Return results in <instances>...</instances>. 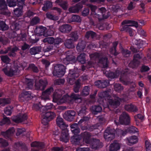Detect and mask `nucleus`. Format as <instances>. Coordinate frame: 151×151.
<instances>
[{
    "mask_svg": "<svg viewBox=\"0 0 151 151\" xmlns=\"http://www.w3.org/2000/svg\"><path fill=\"white\" fill-rule=\"evenodd\" d=\"M128 133V132L127 129L124 130L119 129L115 130L112 127H107L104 131V137L106 141H109L112 140L115 137L116 134L124 136Z\"/></svg>",
    "mask_w": 151,
    "mask_h": 151,
    "instance_id": "f257e3e1",
    "label": "nucleus"
},
{
    "mask_svg": "<svg viewBox=\"0 0 151 151\" xmlns=\"http://www.w3.org/2000/svg\"><path fill=\"white\" fill-rule=\"evenodd\" d=\"M79 75V74L76 73L73 70H70L67 80L68 82L71 85L75 83L73 89L74 91L76 93L78 92L81 86V83L79 80L78 79L75 81L76 78H78Z\"/></svg>",
    "mask_w": 151,
    "mask_h": 151,
    "instance_id": "f03ea898",
    "label": "nucleus"
},
{
    "mask_svg": "<svg viewBox=\"0 0 151 151\" xmlns=\"http://www.w3.org/2000/svg\"><path fill=\"white\" fill-rule=\"evenodd\" d=\"M52 107V105L51 104H50L47 105L42 109L43 111L42 115V119L41 120V122L44 125H47L50 121L52 120L55 117L56 114L55 113L47 111Z\"/></svg>",
    "mask_w": 151,
    "mask_h": 151,
    "instance_id": "7ed1b4c3",
    "label": "nucleus"
},
{
    "mask_svg": "<svg viewBox=\"0 0 151 151\" xmlns=\"http://www.w3.org/2000/svg\"><path fill=\"white\" fill-rule=\"evenodd\" d=\"M98 96L99 98L102 100L103 102H104V99H106V98H107L108 102L109 105L114 108H116L120 105L121 99L119 97H117V99H108L109 98H110V96L108 91H106L100 92L98 93Z\"/></svg>",
    "mask_w": 151,
    "mask_h": 151,
    "instance_id": "20e7f679",
    "label": "nucleus"
},
{
    "mask_svg": "<svg viewBox=\"0 0 151 151\" xmlns=\"http://www.w3.org/2000/svg\"><path fill=\"white\" fill-rule=\"evenodd\" d=\"M119 122L114 120V122L117 125L120 123L121 124L125 125H129L130 123V118L128 114L126 112H123L120 116L119 118Z\"/></svg>",
    "mask_w": 151,
    "mask_h": 151,
    "instance_id": "39448f33",
    "label": "nucleus"
},
{
    "mask_svg": "<svg viewBox=\"0 0 151 151\" xmlns=\"http://www.w3.org/2000/svg\"><path fill=\"white\" fill-rule=\"evenodd\" d=\"M65 67L61 64H56L54 68L53 75L58 77H61L65 74Z\"/></svg>",
    "mask_w": 151,
    "mask_h": 151,
    "instance_id": "423d86ee",
    "label": "nucleus"
},
{
    "mask_svg": "<svg viewBox=\"0 0 151 151\" xmlns=\"http://www.w3.org/2000/svg\"><path fill=\"white\" fill-rule=\"evenodd\" d=\"M11 13L8 9L7 5L4 0H1V14L6 17L10 16Z\"/></svg>",
    "mask_w": 151,
    "mask_h": 151,
    "instance_id": "0eeeda50",
    "label": "nucleus"
},
{
    "mask_svg": "<svg viewBox=\"0 0 151 151\" xmlns=\"http://www.w3.org/2000/svg\"><path fill=\"white\" fill-rule=\"evenodd\" d=\"M76 115V112L73 110H70L66 111L63 115V118L69 122L73 121Z\"/></svg>",
    "mask_w": 151,
    "mask_h": 151,
    "instance_id": "6e6552de",
    "label": "nucleus"
},
{
    "mask_svg": "<svg viewBox=\"0 0 151 151\" xmlns=\"http://www.w3.org/2000/svg\"><path fill=\"white\" fill-rule=\"evenodd\" d=\"M18 70L17 68L13 67H11L10 66H7L3 69L2 70L5 74L8 76L11 77L14 75L15 73L17 72Z\"/></svg>",
    "mask_w": 151,
    "mask_h": 151,
    "instance_id": "1a4fd4ad",
    "label": "nucleus"
},
{
    "mask_svg": "<svg viewBox=\"0 0 151 151\" xmlns=\"http://www.w3.org/2000/svg\"><path fill=\"white\" fill-rule=\"evenodd\" d=\"M27 119V116L25 114L14 116H12L11 118L12 121L16 123H22L25 122Z\"/></svg>",
    "mask_w": 151,
    "mask_h": 151,
    "instance_id": "9d476101",
    "label": "nucleus"
},
{
    "mask_svg": "<svg viewBox=\"0 0 151 151\" xmlns=\"http://www.w3.org/2000/svg\"><path fill=\"white\" fill-rule=\"evenodd\" d=\"M47 84V80L40 79L38 82L35 83V88L37 90L43 91Z\"/></svg>",
    "mask_w": 151,
    "mask_h": 151,
    "instance_id": "9b49d317",
    "label": "nucleus"
},
{
    "mask_svg": "<svg viewBox=\"0 0 151 151\" xmlns=\"http://www.w3.org/2000/svg\"><path fill=\"white\" fill-rule=\"evenodd\" d=\"M31 92L29 91H23L21 95L19 96V100L22 102L28 101L31 99L32 97L31 96Z\"/></svg>",
    "mask_w": 151,
    "mask_h": 151,
    "instance_id": "f8f14e48",
    "label": "nucleus"
},
{
    "mask_svg": "<svg viewBox=\"0 0 151 151\" xmlns=\"http://www.w3.org/2000/svg\"><path fill=\"white\" fill-rule=\"evenodd\" d=\"M90 145L92 149L97 150L101 148L103 146V144L98 139H93L90 142Z\"/></svg>",
    "mask_w": 151,
    "mask_h": 151,
    "instance_id": "ddd939ff",
    "label": "nucleus"
},
{
    "mask_svg": "<svg viewBox=\"0 0 151 151\" xmlns=\"http://www.w3.org/2000/svg\"><path fill=\"white\" fill-rule=\"evenodd\" d=\"M98 63L101 68L104 69L108 68L109 62L107 57H102L100 58L98 60Z\"/></svg>",
    "mask_w": 151,
    "mask_h": 151,
    "instance_id": "4468645a",
    "label": "nucleus"
},
{
    "mask_svg": "<svg viewBox=\"0 0 151 151\" xmlns=\"http://www.w3.org/2000/svg\"><path fill=\"white\" fill-rule=\"evenodd\" d=\"M15 132L14 127H12L9 128L6 132H1V135H3L6 139H11V137L13 135Z\"/></svg>",
    "mask_w": 151,
    "mask_h": 151,
    "instance_id": "2eb2a0df",
    "label": "nucleus"
},
{
    "mask_svg": "<svg viewBox=\"0 0 151 151\" xmlns=\"http://www.w3.org/2000/svg\"><path fill=\"white\" fill-rule=\"evenodd\" d=\"M80 135L81 136V139H83V141L86 143L87 144L90 143L91 137V133L87 131H85L82 132L80 134Z\"/></svg>",
    "mask_w": 151,
    "mask_h": 151,
    "instance_id": "dca6fc26",
    "label": "nucleus"
},
{
    "mask_svg": "<svg viewBox=\"0 0 151 151\" xmlns=\"http://www.w3.org/2000/svg\"><path fill=\"white\" fill-rule=\"evenodd\" d=\"M68 132V130L67 128L62 130L61 134L60 137V141L65 143L68 142L69 139Z\"/></svg>",
    "mask_w": 151,
    "mask_h": 151,
    "instance_id": "f3484780",
    "label": "nucleus"
},
{
    "mask_svg": "<svg viewBox=\"0 0 151 151\" xmlns=\"http://www.w3.org/2000/svg\"><path fill=\"white\" fill-rule=\"evenodd\" d=\"M72 29V27L70 25L64 24L59 27V30L62 33H68L71 31Z\"/></svg>",
    "mask_w": 151,
    "mask_h": 151,
    "instance_id": "a211bd4d",
    "label": "nucleus"
},
{
    "mask_svg": "<svg viewBox=\"0 0 151 151\" xmlns=\"http://www.w3.org/2000/svg\"><path fill=\"white\" fill-rule=\"evenodd\" d=\"M109 83V81L108 80H102L95 81V84L99 88H104L108 86Z\"/></svg>",
    "mask_w": 151,
    "mask_h": 151,
    "instance_id": "6ab92c4d",
    "label": "nucleus"
},
{
    "mask_svg": "<svg viewBox=\"0 0 151 151\" xmlns=\"http://www.w3.org/2000/svg\"><path fill=\"white\" fill-rule=\"evenodd\" d=\"M34 32L38 35H42L45 36L46 27L41 26H39L36 27Z\"/></svg>",
    "mask_w": 151,
    "mask_h": 151,
    "instance_id": "aec40b11",
    "label": "nucleus"
},
{
    "mask_svg": "<svg viewBox=\"0 0 151 151\" xmlns=\"http://www.w3.org/2000/svg\"><path fill=\"white\" fill-rule=\"evenodd\" d=\"M98 12L99 13H101V16H102V18H99V21L101 20L102 19H106L108 18L110 16L109 13L108 12L106 13V10L104 7H102L98 9Z\"/></svg>",
    "mask_w": 151,
    "mask_h": 151,
    "instance_id": "412c9836",
    "label": "nucleus"
},
{
    "mask_svg": "<svg viewBox=\"0 0 151 151\" xmlns=\"http://www.w3.org/2000/svg\"><path fill=\"white\" fill-rule=\"evenodd\" d=\"M19 50V48L16 46L12 48L9 47H7V50L4 53H6L8 51H10L8 53L9 56L11 57H14L16 55L15 52Z\"/></svg>",
    "mask_w": 151,
    "mask_h": 151,
    "instance_id": "4be33fe9",
    "label": "nucleus"
},
{
    "mask_svg": "<svg viewBox=\"0 0 151 151\" xmlns=\"http://www.w3.org/2000/svg\"><path fill=\"white\" fill-rule=\"evenodd\" d=\"M14 147L19 151H27V149L24 143L22 142H16L14 145Z\"/></svg>",
    "mask_w": 151,
    "mask_h": 151,
    "instance_id": "5701e85b",
    "label": "nucleus"
},
{
    "mask_svg": "<svg viewBox=\"0 0 151 151\" xmlns=\"http://www.w3.org/2000/svg\"><path fill=\"white\" fill-rule=\"evenodd\" d=\"M56 121L57 125L61 130L67 128L68 125L64 122L63 119L62 118L58 117Z\"/></svg>",
    "mask_w": 151,
    "mask_h": 151,
    "instance_id": "b1692460",
    "label": "nucleus"
},
{
    "mask_svg": "<svg viewBox=\"0 0 151 151\" xmlns=\"http://www.w3.org/2000/svg\"><path fill=\"white\" fill-rule=\"evenodd\" d=\"M109 70L108 71L104 69L103 71L104 73L106 75L107 77L112 79L116 78L119 76V74L116 72L114 73L110 71L109 68Z\"/></svg>",
    "mask_w": 151,
    "mask_h": 151,
    "instance_id": "393cba45",
    "label": "nucleus"
},
{
    "mask_svg": "<svg viewBox=\"0 0 151 151\" xmlns=\"http://www.w3.org/2000/svg\"><path fill=\"white\" fill-rule=\"evenodd\" d=\"M83 7L82 4L80 3H78L76 4L74 6L69 8V11L71 13H78Z\"/></svg>",
    "mask_w": 151,
    "mask_h": 151,
    "instance_id": "a878e982",
    "label": "nucleus"
},
{
    "mask_svg": "<svg viewBox=\"0 0 151 151\" xmlns=\"http://www.w3.org/2000/svg\"><path fill=\"white\" fill-rule=\"evenodd\" d=\"M127 144L129 146L137 143L138 141V139L136 136L133 135L127 138Z\"/></svg>",
    "mask_w": 151,
    "mask_h": 151,
    "instance_id": "bb28decb",
    "label": "nucleus"
},
{
    "mask_svg": "<svg viewBox=\"0 0 151 151\" xmlns=\"http://www.w3.org/2000/svg\"><path fill=\"white\" fill-rule=\"evenodd\" d=\"M124 109L126 110L129 112H136L138 111L137 106L132 104L125 105Z\"/></svg>",
    "mask_w": 151,
    "mask_h": 151,
    "instance_id": "cd10ccee",
    "label": "nucleus"
},
{
    "mask_svg": "<svg viewBox=\"0 0 151 151\" xmlns=\"http://www.w3.org/2000/svg\"><path fill=\"white\" fill-rule=\"evenodd\" d=\"M81 136L80 134L74 135L70 139V141L72 144L75 145H79L80 144Z\"/></svg>",
    "mask_w": 151,
    "mask_h": 151,
    "instance_id": "c85d7f7f",
    "label": "nucleus"
},
{
    "mask_svg": "<svg viewBox=\"0 0 151 151\" xmlns=\"http://www.w3.org/2000/svg\"><path fill=\"white\" fill-rule=\"evenodd\" d=\"M18 7L14 10V15L17 17H21L22 14L23 5H17Z\"/></svg>",
    "mask_w": 151,
    "mask_h": 151,
    "instance_id": "c756f323",
    "label": "nucleus"
},
{
    "mask_svg": "<svg viewBox=\"0 0 151 151\" xmlns=\"http://www.w3.org/2000/svg\"><path fill=\"white\" fill-rule=\"evenodd\" d=\"M54 91V89L52 87H50L47 88L45 91L42 92V95L45 99H49V95Z\"/></svg>",
    "mask_w": 151,
    "mask_h": 151,
    "instance_id": "7c9ffc66",
    "label": "nucleus"
},
{
    "mask_svg": "<svg viewBox=\"0 0 151 151\" xmlns=\"http://www.w3.org/2000/svg\"><path fill=\"white\" fill-rule=\"evenodd\" d=\"M120 146L119 144L116 141H114L113 143H111L109 147L110 151H117L120 149Z\"/></svg>",
    "mask_w": 151,
    "mask_h": 151,
    "instance_id": "2f4dec72",
    "label": "nucleus"
},
{
    "mask_svg": "<svg viewBox=\"0 0 151 151\" xmlns=\"http://www.w3.org/2000/svg\"><path fill=\"white\" fill-rule=\"evenodd\" d=\"M70 97L71 100L76 102L80 103L81 101V95L78 94H75L74 93H72L70 96Z\"/></svg>",
    "mask_w": 151,
    "mask_h": 151,
    "instance_id": "473e14b6",
    "label": "nucleus"
},
{
    "mask_svg": "<svg viewBox=\"0 0 151 151\" xmlns=\"http://www.w3.org/2000/svg\"><path fill=\"white\" fill-rule=\"evenodd\" d=\"M65 47L68 49L73 48L75 47L74 42L71 39H67L64 42Z\"/></svg>",
    "mask_w": 151,
    "mask_h": 151,
    "instance_id": "72a5a7b5",
    "label": "nucleus"
},
{
    "mask_svg": "<svg viewBox=\"0 0 151 151\" xmlns=\"http://www.w3.org/2000/svg\"><path fill=\"white\" fill-rule=\"evenodd\" d=\"M90 109L92 113L95 115L97 114L102 110V107L99 105L93 106L91 107Z\"/></svg>",
    "mask_w": 151,
    "mask_h": 151,
    "instance_id": "f704fd0d",
    "label": "nucleus"
},
{
    "mask_svg": "<svg viewBox=\"0 0 151 151\" xmlns=\"http://www.w3.org/2000/svg\"><path fill=\"white\" fill-rule=\"evenodd\" d=\"M127 24H132L131 25H129V26L134 27H138V24L137 22L132 20H124L122 23V25H125Z\"/></svg>",
    "mask_w": 151,
    "mask_h": 151,
    "instance_id": "c9c22d12",
    "label": "nucleus"
},
{
    "mask_svg": "<svg viewBox=\"0 0 151 151\" xmlns=\"http://www.w3.org/2000/svg\"><path fill=\"white\" fill-rule=\"evenodd\" d=\"M118 45V42H115L113 43V47L110 48L109 51L110 54L114 55L115 56H117L119 53L116 51V47Z\"/></svg>",
    "mask_w": 151,
    "mask_h": 151,
    "instance_id": "e433bc0d",
    "label": "nucleus"
},
{
    "mask_svg": "<svg viewBox=\"0 0 151 151\" xmlns=\"http://www.w3.org/2000/svg\"><path fill=\"white\" fill-rule=\"evenodd\" d=\"M58 4L64 10H67L68 8V3L65 0H56L55 2Z\"/></svg>",
    "mask_w": 151,
    "mask_h": 151,
    "instance_id": "4c0bfd02",
    "label": "nucleus"
},
{
    "mask_svg": "<svg viewBox=\"0 0 151 151\" xmlns=\"http://www.w3.org/2000/svg\"><path fill=\"white\" fill-rule=\"evenodd\" d=\"M41 47L35 46L30 49V53L32 55H35L38 54L41 51Z\"/></svg>",
    "mask_w": 151,
    "mask_h": 151,
    "instance_id": "58836bf2",
    "label": "nucleus"
},
{
    "mask_svg": "<svg viewBox=\"0 0 151 151\" xmlns=\"http://www.w3.org/2000/svg\"><path fill=\"white\" fill-rule=\"evenodd\" d=\"M25 83L26 85V88L28 89L32 88L34 84V81L32 79L25 78Z\"/></svg>",
    "mask_w": 151,
    "mask_h": 151,
    "instance_id": "ea45409f",
    "label": "nucleus"
},
{
    "mask_svg": "<svg viewBox=\"0 0 151 151\" xmlns=\"http://www.w3.org/2000/svg\"><path fill=\"white\" fill-rule=\"evenodd\" d=\"M120 80L122 83L125 85H127L129 83V82L127 79V73L125 72L120 76Z\"/></svg>",
    "mask_w": 151,
    "mask_h": 151,
    "instance_id": "a19ab883",
    "label": "nucleus"
},
{
    "mask_svg": "<svg viewBox=\"0 0 151 151\" xmlns=\"http://www.w3.org/2000/svg\"><path fill=\"white\" fill-rule=\"evenodd\" d=\"M52 6V3L49 1H47L45 3L42 9L43 11L47 12L48 9L51 8Z\"/></svg>",
    "mask_w": 151,
    "mask_h": 151,
    "instance_id": "79ce46f5",
    "label": "nucleus"
},
{
    "mask_svg": "<svg viewBox=\"0 0 151 151\" xmlns=\"http://www.w3.org/2000/svg\"><path fill=\"white\" fill-rule=\"evenodd\" d=\"M90 88L88 86H85L81 92V95L84 96H86L89 94Z\"/></svg>",
    "mask_w": 151,
    "mask_h": 151,
    "instance_id": "37998d69",
    "label": "nucleus"
},
{
    "mask_svg": "<svg viewBox=\"0 0 151 151\" xmlns=\"http://www.w3.org/2000/svg\"><path fill=\"white\" fill-rule=\"evenodd\" d=\"M85 57V53H81L78 56L77 60L82 64H84L86 61Z\"/></svg>",
    "mask_w": 151,
    "mask_h": 151,
    "instance_id": "c03bdc74",
    "label": "nucleus"
},
{
    "mask_svg": "<svg viewBox=\"0 0 151 151\" xmlns=\"http://www.w3.org/2000/svg\"><path fill=\"white\" fill-rule=\"evenodd\" d=\"M61 97V95L58 93L56 91H55L53 94V101L56 102L59 100Z\"/></svg>",
    "mask_w": 151,
    "mask_h": 151,
    "instance_id": "a18cd8bd",
    "label": "nucleus"
},
{
    "mask_svg": "<svg viewBox=\"0 0 151 151\" xmlns=\"http://www.w3.org/2000/svg\"><path fill=\"white\" fill-rule=\"evenodd\" d=\"M87 108L85 106H82L79 111L78 112V115L79 116H84L87 113L86 110Z\"/></svg>",
    "mask_w": 151,
    "mask_h": 151,
    "instance_id": "49530a36",
    "label": "nucleus"
},
{
    "mask_svg": "<svg viewBox=\"0 0 151 151\" xmlns=\"http://www.w3.org/2000/svg\"><path fill=\"white\" fill-rule=\"evenodd\" d=\"M85 47L86 45L85 43L82 41L78 44L76 46V49L78 51L81 52L83 50Z\"/></svg>",
    "mask_w": 151,
    "mask_h": 151,
    "instance_id": "de8ad7c7",
    "label": "nucleus"
},
{
    "mask_svg": "<svg viewBox=\"0 0 151 151\" xmlns=\"http://www.w3.org/2000/svg\"><path fill=\"white\" fill-rule=\"evenodd\" d=\"M139 63V61L138 60L133 59V61L129 63V65L131 68H135L138 66Z\"/></svg>",
    "mask_w": 151,
    "mask_h": 151,
    "instance_id": "09e8293b",
    "label": "nucleus"
},
{
    "mask_svg": "<svg viewBox=\"0 0 151 151\" xmlns=\"http://www.w3.org/2000/svg\"><path fill=\"white\" fill-rule=\"evenodd\" d=\"M28 69L33 72L37 73L39 72V69L33 63L29 64L28 67Z\"/></svg>",
    "mask_w": 151,
    "mask_h": 151,
    "instance_id": "8fccbe9b",
    "label": "nucleus"
},
{
    "mask_svg": "<svg viewBox=\"0 0 151 151\" xmlns=\"http://www.w3.org/2000/svg\"><path fill=\"white\" fill-rule=\"evenodd\" d=\"M96 35V33L91 31H88L86 32L85 37L87 39H89V38L91 37L92 38H93L95 37Z\"/></svg>",
    "mask_w": 151,
    "mask_h": 151,
    "instance_id": "3c124183",
    "label": "nucleus"
},
{
    "mask_svg": "<svg viewBox=\"0 0 151 151\" xmlns=\"http://www.w3.org/2000/svg\"><path fill=\"white\" fill-rule=\"evenodd\" d=\"M11 99L9 98L1 99V105L4 106L11 103Z\"/></svg>",
    "mask_w": 151,
    "mask_h": 151,
    "instance_id": "603ef678",
    "label": "nucleus"
},
{
    "mask_svg": "<svg viewBox=\"0 0 151 151\" xmlns=\"http://www.w3.org/2000/svg\"><path fill=\"white\" fill-rule=\"evenodd\" d=\"M63 41V39L61 38L57 37L54 38V45L56 47H58L59 45Z\"/></svg>",
    "mask_w": 151,
    "mask_h": 151,
    "instance_id": "864d4df0",
    "label": "nucleus"
},
{
    "mask_svg": "<svg viewBox=\"0 0 151 151\" xmlns=\"http://www.w3.org/2000/svg\"><path fill=\"white\" fill-rule=\"evenodd\" d=\"M81 19L80 17L77 15H73L71 18V21L72 22H81Z\"/></svg>",
    "mask_w": 151,
    "mask_h": 151,
    "instance_id": "5fc2aeb1",
    "label": "nucleus"
},
{
    "mask_svg": "<svg viewBox=\"0 0 151 151\" xmlns=\"http://www.w3.org/2000/svg\"><path fill=\"white\" fill-rule=\"evenodd\" d=\"M6 1L10 7L14 6L17 5V1L16 0H6Z\"/></svg>",
    "mask_w": 151,
    "mask_h": 151,
    "instance_id": "6e6d98bb",
    "label": "nucleus"
},
{
    "mask_svg": "<svg viewBox=\"0 0 151 151\" xmlns=\"http://www.w3.org/2000/svg\"><path fill=\"white\" fill-rule=\"evenodd\" d=\"M115 90L118 92H120L123 89V88L121 85L119 83H115L114 85Z\"/></svg>",
    "mask_w": 151,
    "mask_h": 151,
    "instance_id": "4d7b16f0",
    "label": "nucleus"
},
{
    "mask_svg": "<svg viewBox=\"0 0 151 151\" xmlns=\"http://www.w3.org/2000/svg\"><path fill=\"white\" fill-rule=\"evenodd\" d=\"M91 59L96 60L98 59L99 60V59L101 58L100 55V54L98 52H95L93 54H92L89 55Z\"/></svg>",
    "mask_w": 151,
    "mask_h": 151,
    "instance_id": "13d9d810",
    "label": "nucleus"
},
{
    "mask_svg": "<svg viewBox=\"0 0 151 151\" xmlns=\"http://www.w3.org/2000/svg\"><path fill=\"white\" fill-rule=\"evenodd\" d=\"M13 107L12 106H8L5 108L4 110V113L7 115H10L12 113V109Z\"/></svg>",
    "mask_w": 151,
    "mask_h": 151,
    "instance_id": "bf43d9fd",
    "label": "nucleus"
},
{
    "mask_svg": "<svg viewBox=\"0 0 151 151\" xmlns=\"http://www.w3.org/2000/svg\"><path fill=\"white\" fill-rule=\"evenodd\" d=\"M111 10L113 13H117L120 9V6L118 4L112 5L111 8Z\"/></svg>",
    "mask_w": 151,
    "mask_h": 151,
    "instance_id": "052dcab7",
    "label": "nucleus"
},
{
    "mask_svg": "<svg viewBox=\"0 0 151 151\" xmlns=\"http://www.w3.org/2000/svg\"><path fill=\"white\" fill-rule=\"evenodd\" d=\"M70 37L72 38V40H73L74 41H76L78 39V36L77 31H74L72 32L70 34Z\"/></svg>",
    "mask_w": 151,
    "mask_h": 151,
    "instance_id": "680f3d73",
    "label": "nucleus"
},
{
    "mask_svg": "<svg viewBox=\"0 0 151 151\" xmlns=\"http://www.w3.org/2000/svg\"><path fill=\"white\" fill-rule=\"evenodd\" d=\"M8 28V26L6 24L5 22L1 21V30L5 31L7 30Z\"/></svg>",
    "mask_w": 151,
    "mask_h": 151,
    "instance_id": "e2e57ef3",
    "label": "nucleus"
},
{
    "mask_svg": "<svg viewBox=\"0 0 151 151\" xmlns=\"http://www.w3.org/2000/svg\"><path fill=\"white\" fill-rule=\"evenodd\" d=\"M10 119L6 117H4L1 121V126L3 124H9L10 123Z\"/></svg>",
    "mask_w": 151,
    "mask_h": 151,
    "instance_id": "0e129e2a",
    "label": "nucleus"
},
{
    "mask_svg": "<svg viewBox=\"0 0 151 151\" xmlns=\"http://www.w3.org/2000/svg\"><path fill=\"white\" fill-rule=\"evenodd\" d=\"M127 129L128 133L131 134L135 133L138 131L137 128L133 126L128 128Z\"/></svg>",
    "mask_w": 151,
    "mask_h": 151,
    "instance_id": "69168bd1",
    "label": "nucleus"
},
{
    "mask_svg": "<svg viewBox=\"0 0 151 151\" xmlns=\"http://www.w3.org/2000/svg\"><path fill=\"white\" fill-rule=\"evenodd\" d=\"M11 28L14 31H17L19 29L20 25L18 23H15L11 26Z\"/></svg>",
    "mask_w": 151,
    "mask_h": 151,
    "instance_id": "338daca9",
    "label": "nucleus"
},
{
    "mask_svg": "<svg viewBox=\"0 0 151 151\" xmlns=\"http://www.w3.org/2000/svg\"><path fill=\"white\" fill-rule=\"evenodd\" d=\"M66 58L69 62L71 63L72 62H75V57L72 55L67 54Z\"/></svg>",
    "mask_w": 151,
    "mask_h": 151,
    "instance_id": "774afa93",
    "label": "nucleus"
}]
</instances>
